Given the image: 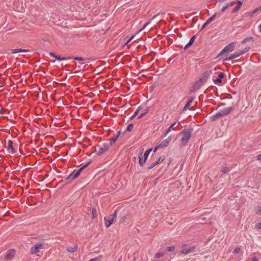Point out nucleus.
<instances>
[{"instance_id": "1", "label": "nucleus", "mask_w": 261, "mask_h": 261, "mask_svg": "<svg viewBox=\"0 0 261 261\" xmlns=\"http://www.w3.org/2000/svg\"><path fill=\"white\" fill-rule=\"evenodd\" d=\"M232 110L231 107H224L219 109L218 112L215 115L211 117L212 120H215L217 118L224 116L229 114Z\"/></svg>"}, {"instance_id": "2", "label": "nucleus", "mask_w": 261, "mask_h": 261, "mask_svg": "<svg viewBox=\"0 0 261 261\" xmlns=\"http://www.w3.org/2000/svg\"><path fill=\"white\" fill-rule=\"evenodd\" d=\"M152 150V149H149L147 150L144 154L143 155L142 153L143 152V150H141L139 152V164L141 166H143V165L146 162L150 152Z\"/></svg>"}, {"instance_id": "3", "label": "nucleus", "mask_w": 261, "mask_h": 261, "mask_svg": "<svg viewBox=\"0 0 261 261\" xmlns=\"http://www.w3.org/2000/svg\"><path fill=\"white\" fill-rule=\"evenodd\" d=\"M236 42H232L229 44H228L227 46H226L218 54L217 56V57H219L225 53H229L233 51V48L236 46Z\"/></svg>"}, {"instance_id": "4", "label": "nucleus", "mask_w": 261, "mask_h": 261, "mask_svg": "<svg viewBox=\"0 0 261 261\" xmlns=\"http://www.w3.org/2000/svg\"><path fill=\"white\" fill-rule=\"evenodd\" d=\"M179 135L181 136L180 142L182 145H185L191 137V132L189 131H182Z\"/></svg>"}, {"instance_id": "5", "label": "nucleus", "mask_w": 261, "mask_h": 261, "mask_svg": "<svg viewBox=\"0 0 261 261\" xmlns=\"http://www.w3.org/2000/svg\"><path fill=\"white\" fill-rule=\"evenodd\" d=\"M110 147V144H108V142L100 144L96 149L97 154L99 155L102 154L109 149Z\"/></svg>"}, {"instance_id": "6", "label": "nucleus", "mask_w": 261, "mask_h": 261, "mask_svg": "<svg viewBox=\"0 0 261 261\" xmlns=\"http://www.w3.org/2000/svg\"><path fill=\"white\" fill-rule=\"evenodd\" d=\"M44 248L43 244L41 242H38L34 244L31 249L30 252L31 254H36L38 253L40 249Z\"/></svg>"}, {"instance_id": "7", "label": "nucleus", "mask_w": 261, "mask_h": 261, "mask_svg": "<svg viewBox=\"0 0 261 261\" xmlns=\"http://www.w3.org/2000/svg\"><path fill=\"white\" fill-rule=\"evenodd\" d=\"M116 216L117 214L115 211L113 215L105 218V225L107 227H109L113 223L114 219L116 218Z\"/></svg>"}, {"instance_id": "8", "label": "nucleus", "mask_w": 261, "mask_h": 261, "mask_svg": "<svg viewBox=\"0 0 261 261\" xmlns=\"http://www.w3.org/2000/svg\"><path fill=\"white\" fill-rule=\"evenodd\" d=\"M86 167V166H84L81 168L77 171H76L75 173L72 172L71 174H70L67 178L68 179H74L76 178H77L80 174L81 173V171L83 170V169Z\"/></svg>"}, {"instance_id": "9", "label": "nucleus", "mask_w": 261, "mask_h": 261, "mask_svg": "<svg viewBox=\"0 0 261 261\" xmlns=\"http://www.w3.org/2000/svg\"><path fill=\"white\" fill-rule=\"evenodd\" d=\"M195 248L196 247L195 246H193L189 248L182 249L180 250V253L184 255L188 254L190 253L193 252Z\"/></svg>"}, {"instance_id": "10", "label": "nucleus", "mask_w": 261, "mask_h": 261, "mask_svg": "<svg viewBox=\"0 0 261 261\" xmlns=\"http://www.w3.org/2000/svg\"><path fill=\"white\" fill-rule=\"evenodd\" d=\"M15 251L14 249H11L7 251L6 257L7 259H11L14 256Z\"/></svg>"}, {"instance_id": "11", "label": "nucleus", "mask_w": 261, "mask_h": 261, "mask_svg": "<svg viewBox=\"0 0 261 261\" xmlns=\"http://www.w3.org/2000/svg\"><path fill=\"white\" fill-rule=\"evenodd\" d=\"M120 135V132H118L117 134L115 135L113 137L110 139L109 142H108V144H110V146H112L117 141Z\"/></svg>"}, {"instance_id": "12", "label": "nucleus", "mask_w": 261, "mask_h": 261, "mask_svg": "<svg viewBox=\"0 0 261 261\" xmlns=\"http://www.w3.org/2000/svg\"><path fill=\"white\" fill-rule=\"evenodd\" d=\"M170 140H171V139L169 138H168L162 141L159 144V145L160 147V148H163V147H167L169 145Z\"/></svg>"}, {"instance_id": "13", "label": "nucleus", "mask_w": 261, "mask_h": 261, "mask_svg": "<svg viewBox=\"0 0 261 261\" xmlns=\"http://www.w3.org/2000/svg\"><path fill=\"white\" fill-rule=\"evenodd\" d=\"M13 142L11 140H9L8 142V144H7V146L6 147V148L7 150H11V152L13 153H14L15 152V151L14 150V149L13 148Z\"/></svg>"}, {"instance_id": "14", "label": "nucleus", "mask_w": 261, "mask_h": 261, "mask_svg": "<svg viewBox=\"0 0 261 261\" xmlns=\"http://www.w3.org/2000/svg\"><path fill=\"white\" fill-rule=\"evenodd\" d=\"M29 50L28 49H13L11 50V52L12 54H16V53H27L28 52Z\"/></svg>"}, {"instance_id": "15", "label": "nucleus", "mask_w": 261, "mask_h": 261, "mask_svg": "<svg viewBox=\"0 0 261 261\" xmlns=\"http://www.w3.org/2000/svg\"><path fill=\"white\" fill-rule=\"evenodd\" d=\"M176 127V122H174L167 129L166 132L165 134V136H166L171 130H174Z\"/></svg>"}, {"instance_id": "16", "label": "nucleus", "mask_w": 261, "mask_h": 261, "mask_svg": "<svg viewBox=\"0 0 261 261\" xmlns=\"http://www.w3.org/2000/svg\"><path fill=\"white\" fill-rule=\"evenodd\" d=\"M196 39V36H193L190 39L189 43L185 46V49L188 48L194 42Z\"/></svg>"}, {"instance_id": "17", "label": "nucleus", "mask_w": 261, "mask_h": 261, "mask_svg": "<svg viewBox=\"0 0 261 261\" xmlns=\"http://www.w3.org/2000/svg\"><path fill=\"white\" fill-rule=\"evenodd\" d=\"M224 77V73H220L218 77L216 80L214 81L215 83L216 84H219L221 83L222 82V79Z\"/></svg>"}, {"instance_id": "18", "label": "nucleus", "mask_w": 261, "mask_h": 261, "mask_svg": "<svg viewBox=\"0 0 261 261\" xmlns=\"http://www.w3.org/2000/svg\"><path fill=\"white\" fill-rule=\"evenodd\" d=\"M242 5V2L240 1H239L238 2V4L233 9L232 12L234 13V12H237L241 8Z\"/></svg>"}, {"instance_id": "19", "label": "nucleus", "mask_w": 261, "mask_h": 261, "mask_svg": "<svg viewBox=\"0 0 261 261\" xmlns=\"http://www.w3.org/2000/svg\"><path fill=\"white\" fill-rule=\"evenodd\" d=\"M77 249V246L76 245H73V246L68 247L67 250L69 252H74Z\"/></svg>"}, {"instance_id": "20", "label": "nucleus", "mask_w": 261, "mask_h": 261, "mask_svg": "<svg viewBox=\"0 0 261 261\" xmlns=\"http://www.w3.org/2000/svg\"><path fill=\"white\" fill-rule=\"evenodd\" d=\"M193 99H194V98L191 99L190 100H189L188 101V102L187 103V104L185 105V106L183 108V111H186L188 109H189L190 108V107L191 106V104L192 103L193 101Z\"/></svg>"}, {"instance_id": "21", "label": "nucleus", "mask_w": 261, "mask_h": 261, "mask_svg": "<svg viewBox=\"0 0 261 261\" xmlns=\"http://www.w3.org/2000/svg\"><path fill=\"white\" fill-rule=\"evenodd\" d=\"M255 214L257 215H261V206H257L255 208Z\"/></svg>"}, {"instance_id": "22", "label": "nucleus", "mask_w": 261, "mask_h": 261, "mask_svg": "<svg viewBox=\"0 0 261 261\" xmlns=\"http://www.w3.org/2000/svg\"><path fill=\"white\" fill-rule=\"evenodd\" d=\"M216 13H215L212 16L208 18L205 22L208 24H210L215 18Z\"/></svg>"}, {"instance_id": "23", "label": "nucleus", "mask_w": 261, "mask_h": 261, "mask_svg": "<svg viewBox=\"0 0 261 261\" xmlns=\"http://www.w3.org/2000/svg\"><path fill=\"white\" fill-rule=\"evenodd\" d=\"M239 57L238 56V55L237 54L236 52H235L234 54H232L229 57V58L227 59L226 60H232V59H235V58H237Z\"/></svg>"}, {"instance_id": "24", "label": "nucleus", "mask_w": 261, "mask_h": 261, "mask_svg": "<svg viewBox=\"0 0 261 261\" xmlns=\"http://www.w3.org/2000/svg\"><path fill=\"white\" fill-rule=\"evenodd\" d=\"M252 39V37H247V38H246L245 39H244L242 42H241V43L242 44H245L246 43H247V42L250 41L251 39Z\"/></svg>"}, {"instance_id": "25", "label": "nucleus", "mask_w": 261, "mask_h": 261, "mask_svg": "<svg viewBox=\"0 0 261 261\" xmlns=\"http://www.w3.org/2000/svg\"><path fill=\"white\" fill-rule=\"evenodd\" d=\"M221 171L224 173H227L229 172V170L227 167H223L221 169Z\"/></svg>"}, {"instance_id": "26", "label": "nucleus", "mask_w": 261, "mask_h": 261, "mask_svg": "<svg viewBox=\"0 0 261 261\" xmlns=\"http://www.w3.org/2000/svg\"><path fill=\"white\" fill-rule=\"evenodd\" d=\"M101 258H102V256L100 255L97 257L90 259L88 261H100L101 260Z\"/></svg>"}, {"instance_id": "27", "label": "nucleus", "mask_w": 261, "mask_h": 261, "mask_svg": "<svg viewBox=\"0 0 261 261\" xmlns=\"http://www.w3.org/2000/svg\"><path fill=\"white\" fill-rule=\"evenodd\" d=\"M165 159V157L164 156H161L159 158L156 162H158V165L162 162Z\"/></svg>"}, {"instance_id": "28", "label": "nucleus", "mask_w": 261, "mask_h": 261, "mask_svg": "<svg viewBox=\"0 0 261 261\" xmlns=\"http://www.w3.org/2000/svg\"><path fill=\"white\" fill-rule=\"evenodd\" d=\"M148 112V109H146V110L144 112H142L138 117V119H140L141 118H142L144 116H145Z\"/></svg>"}, {"instance_id": "29", "label": "nucleus", "mask_w": 261, "mask_h": 261, "mask_svg": "<svg viewBox=\"0 0 261 261\" xmlns=\"http://www.w3.org/2000/svg\"><path fill=\"white\" fill-rule=\"evenodd\" d=\"M140 110H141V108H139L136 110V111L134 113V115L132 116L131 118H134V117H135L138 115V114L139 112V111H140Z\"/></svg>"}, {"instance_id": "30", "label": "nucleus", "mask_w": 261, "mask_h": 261, "mask_svg": "<svg viewBox=\"0 0 261 261\" xmlns=\"http://www.w3.org/2000/svg\"><path fill=\"white\" fill-rule=\"evenodd\" d=\"M164 253H156V254L155 255V258H160L161 257H163L164 256Z\"/></svg>"}, {"instance_id": "31", "label": "nucleus", "mask_w": 261, "mask_h": 261, "mask_svg": "<svg viewBox=\"0 0 261 261\" xmlns=\"http://www.w3.org/2000/svg\"><path fill=\"white\" fill-rule=\"evenodd\" d=\"M157 165H158V162H154L151 163V165H150V166H149L148 168L149 169H152V168H153L154 166H155Z\"/></svg>"}, {"instance_id": "32", "label": "nucleus", "mask_w": 261, "mask_h": 261, "mask_svg": "<svg viewBox=\"0 0 261 261\" xmlns=\"http://www.w3.org/2000/svg\"><path fill=\"white\" fill-rule=\"evenodd\" d=\"M54 57L59 61H63L66 60L65 58H61L60 57L56 55H54Z\"/></svg>"}, {"instance_id": "33", "label": "nucleus", "mask_w": 261, "mask_h": 261, "mask_svg": "<svg viewBox=\"0 0 261 261\" xmlns=\"http://www.w3.org/2000/svg\"><path fill=\"white\" fill-rule=\"evenodd\" d=\"M166 250L168 252H172L175 250V248H174V247H167L166 248Z\"/></svg>"}, {"instance_id": "34", "label": "nucleus", "mask_w": 261, "mask_h": 261, "mask_svg": "<svg viewBox=\"0 0 261 261\" xmlns=\"http://www.w3.org/2000/svg\"><path fill=\"white\" fill-rule=\"evenodd\" d=\"M258 11H261V6L255 8L253 11V14H254L256 13Z\"/></svg>"}, {"instance_id": "35", "label": "nucleus", "mask_w": 261, "mask_h": 261, "mask_svg": "<svg viewBox=\"0 0 261 261\" xmlns=\"http://www.w3.org/2000/svg\"><path fill=\"white\" fill-rule=\"evenodd\" d=\"M74 60H76L80 62H84V59L82 57H75L74 58Z\"/></svg>"}, {"instance_id": "36", "label": "nucleus", "mask_w": 261, "mask_h": 261, "mask_svg": "<svg viewBox=\"0 0 261 261\" xmlns=\"http://www.w3.org/2000/svg\"><path fill=\"white\" fill-rule=\"evenodd\" d=\"M236 52L237 54L238 55V57L244 54L242 50H238Z\"/></svg>"}, {"instance_id": "37", "label": "nucleus", "mask_w": 261, "mask_h": 261, "mask_svg": "<svg viewBox=\"0 0 261 261\" xmlns=\"http://www.w3.org/2000/svg\"><path fill=\"white\" fill-rule=\"evenodd\" d=\"M241 251V248H239V247H236L234 249V251L233 252L234 253H240Z\"/></svg>"}, {"instance_id": "38", "label": "nucleus", "mask_w": 261, "mask_h": 261, "mask_svg": "<svg viewBox=\"0 0 261 261\" xmlns=\"http://www.w3.org/2000/svg\"><path fill=\"white\" fill-rule=\"evenodd\" d=\"M229 7V4H226L225 6H223L221 9V11L224 12L225 10Z\"/></svg>"}, {"instance_id": "39", "label": "nucleus", "mask_w": 261, "mask_h": 261, "mask_svg": "<svg viewBox=\"0 0 261 261\" xmlns=\"http://www.w3.org/2000/svg\"><path fill=\"white\" fill-rule=\"evenodd\" d=\"M133 127H134L133 124H130L127 126V130H128V131H130L133 128Z\"/></svg>"}, {"instance_id": "40", "label": "nucleus", "mask_w": 261, "mask_h": 261, "mask_svg": "<svg viewBox=\"0 0 261 261\" xmlns=\"http://www.w3.org/2000/svg\"><path fill=\"white\" fill-rule=\"evenodd\" d=\"M250 47H246L243 50V54H244L246 52L248 51L250 49Z\"/></svg>"}, {"instance_id": "41", "label": "nucleus", "mask_w": 261, "mask_h": 261, "mask_svg": "<svg viewBox=\"0 0 261 261\" xmlns=\"http://www.w3.org/2000/svg\"><path fill=\"white\" fill-rule=\"evenodd\" d=\"M250 47H246L243 50V54H244L246 52L248 51L250 49Z\"/></svg>"}, {"instance_id": "42", "label": "nucleus", "mask_w": 261, "mask_h": 261, "mask_svg": "<svg viewBox=\"0 0 261 261\" xmlns=\"http://www.w3.org/2000/svg\"><path fill=\"white\" fill-rule=\"evenodd\" d=\"M250 47H246L243 50V54H244L246 52L248 51L250 49Z\"/></svg>"}, {"instance_id": "43", "label": "nucleus", "mask_w": 261, "mask_h": 261, "mask_svg": "<svg viewBox=\"0 0 261 261\" xmlns=\"http://www.w3.org/2000/svg\"><path fill=\"white\" fill-rule=\"evenodd\" d=\"M255 228H257V229H261V222L257 223L255 225Z\"/></svg>"}, {"instance_id": "44", "label": "nucleus", "mask_w": 261, "mask_h": 261, "mask_svg": "<svg viewBox=\"0 0 261 261\" xmlns=\"http://www.w3.org/2000/svg\"><path fill=\"white\" fill-rule=\"evenodd\" d=\"M208 25V24L205 22L202 25L201 29V30H203V29H204L207 25Z\"/></svg>"}, {"instance_id": "45", "label": "nucleus", "mask_w": 261, "mask_h": 261, "mask_svg": "<svg viewBox=\"0 0 261 261\" xmlns=\"http://www.w3.org/2000/svg\"><path fill=\"white\" fill-rule=\"evenodd\" d=\"M96 211L95 209L92 210L93 218H94V215L96 213Z\"/></svg>"}, {"instance_id": "46", "label": "nucleus", "mask_w": 261, "mask_h": 261, "mask_svg": "<svg viewBox=\"0 0 261 261\" xmlns=\"http://www.w3.org/2000/svg\"><path fill=\"white\" fill-rule=\"evenodd\" d=\"M149 23V22H147L144 25V27L143 28L140 30V31H141L142 30H143V29H145V28L146 27V26Z\"/></svg>"}, {"instance_id": "47", "label": "nucleus", "mask_w": 261, "mask_h": 261, "mask_svg": "<svg viewBox=\"0 0 261 261\" xmlns=\"http://www.w3.org/2000/svg\"><path fill=\"white\" fill-rule=\"evenodd\" d=\"M160 148V147L159 146V145H158V146H156L155 147V148L154 149V152H156V150H157L159 148Z\"/></svg>"}, {"instance_id": "48", "label": "nucleus", "mask_w": 261, "mask_h": 261, "mask_svg": "<svg viewBox=\"0 0 261 261\" xmlns=\"http://www.w3.org/2000/svg\"><path fill=\"white\" fill-rule=\"evenodd\" d=\"M133 38H134V36L131 37L128 39V40L127 41L126 44H128V43L130 41V40H131Z\"/></svg>"}, {"instance_id": "49", "label": "nucleus", "mask_w": 261, "mask_h": 261, "mask_svg": "<svg viewBox=\"0 0 261 261\" xmlns=\"http://www.w3.org/2000/svg\"><path fill=\"white\" fill-rule=\"evenodd\" d=\"M257 159L258 160H261V154H258L257 155Z\"/></svg>"}, {"instance_id": "50", "label": "nucleus", "mask_w": 261, "mask_h": 261, "mask_svg": "<svg viewBox=\"0 0 261 261\" xmlns=\"http://www.w3.org/2000/svg\"><path fill=\"white\" fill-rule=\"evenodd\" d=\"M252 261H258V260L256 257H254L252 259Z\"/></svg>"}, {"instance_id": "51", "label": "nucleus", "mask_w": 261, "mask_h": 261, "mask_svg": "<svg viewBox=\"0 0 261 261\" xmlns=\"http://www.w3.org/2000/svg\"><path fill=\"white\" fill-rule=\"evenodd\" d=\"M50 55L53 57H54V55H55L53 53H50Z\"/></svg>"}]
</instances>
